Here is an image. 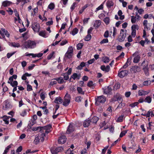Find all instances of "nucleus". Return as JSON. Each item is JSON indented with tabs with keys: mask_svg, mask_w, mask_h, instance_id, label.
<instances>
[{
	"mask_svg": "<svg viewBox=\"0 0 154 154\" xmlns=\"http://www.w3.org/2000/svg\"><path fill=\"white\" fill-rule=\"evenodd\" d=\"M101 21L100 20H96L94 23V26L96 28L99 27L101 24Z\"/></svg>",
	"mask_w": 154,
	"mask_h": 154,
	"instance_id": "5701e85b",
	"label": "nucleus"
},
{
	"mask_svg": "<svg viewBox=\"0 0 154 154\" xmlns=\"http://www.w3.org/2000/svg\"><path fill=\"white\" fill-rule=\"evenodd\" d=\"M148 62L147 61H146L145 60H144L142 63L141 65L143 66V69L148 68Z\"/></svg>",
	"mask_w": 154,
	"mask_h": 154,
	"instance_id": "a211bd4d",
	"label": "nucleus"
},
{
	"mask_svg": "<svg viewBox=\"0 0 154 154\" xmlns=\"http://www.w3.org/2000/svg\"><path fill=\"white\" fill-rule=\"evenodd\" d=\"M51 151L52 154H57V152L56 151V149L54 147H52L51 149Z\"/></svg>",
	"mask_w": 154,
	"mask_h": 154,
	"instance_id": "4c0bfd02",
	"label": "nucleus"
},
{
	"mask_svg": "<svg viewBox=\"0 0 154 154\" xmlns=\"http://www.w3.org/2000/svg\"><path fill=\"white\" fill-rule=\"evenodd\" d=\"M138 104V102H134L133 103L131 104L130 105V106L132 107H134L135 106H137Z\"/></svg>",
	"mask_w": 154,
	"mask_h": 154,
	"instance_id": "bf43d9fd",
	"label": "nucleus"
},
{
	"mask_svg": "<svg viewBox=\"0 0 154 154\" xmlns=\"http://www.w3.org/2000/svg\"><path fill=\"white\" fill-rule=\"evenodd\" d=\"M103 89L104 93L107 94H110L112 90V88L110 86L105 87L103 88Z\"/></svg>",
	"mask_w": 154,
	"mask_h": 154,
	"instance_id": "4468645a",
	"label": "nucleus"
},
{
	"mask_svg": "<svg viewBox=\"0 0 154 154\" xmlns=\"http://www.w3.org/2000/svg\"><path fill=\"white\" fill-rule=\"evenodd\" d=\"M54 54V52H52L51 53L49 54L47 57V59L48 60L51 59L53 57Z\"/></svg>",
	"mask_w": 154,
	"mask_h": 154,
	"instance_id": "09e8293b",
	"label": "nucleus"
},
{
	"mask_svg": "<svg viewBox=\"0 0 154 154\" xmlns=\"http://www.w3.org/2000/svg\"><path fill=\"white\" fill-rule=\"evenodd\" d=\"M152 101V98L149 96H147L144 100V101L148 103H150Z\"/></svg>",
	"mask_w": 154,
	"mask_h": 154,
	"instance_id": "c85d7f7f",
	"label": "nucleus"
},
{
	"mask_svg": "<svg viewBox=\"0 0 154 154\" xmlns=\"http://www.w3.org/2000/svg\"><path fill=\"white\" fill-rule=\"evenodd\" d=\"M109 17H106L104 18L103 19V21L106 24H108L109 23Z\"/></svg>",
	"mask_w": 154,
	"mask_h": 154,
	"instance_id": "58836bf2",
	"label": "nucleus"
},
{
	"mask_svg": "<svg viewBox=\"0 0 154 154\" xmlns=\"http://www.w3.org/2000/svg\"><path fill=\"white\" fill-rule=\"evenodd\" d=\"M85 64L84 62H82L80 63V65L77 67V69H78L81 70L83 67L85 66Z\"/></svg>",
	"mask_w": 154,
	"mask_h": 154,
	"instance_id": "bb28decb",
	"label": "nucleus"
},
{
	"mask_svg": "<svg viewBox=\"0 0 154 154\" xmlns=\"http://www.w3.org/2000/svg\"><path fill=\"white\" fill-rule=\"evenodd\" d=\"M2 30L3 32L4 35L5 34L7 37H9L10 34L7 30L3 29H2Z\"/></svg>",
	"mask_w": 154,
	"mask_h": 154,
	"instance_id": "7c9ffc66",
	"label": "nucleus"
},
{
	"mask_svg": "<svg viewBox=\"0 0 154 154\" xmlns=\"http://www.w3.org/2000/svg\"><path fill=\"white\" fill-rule=\"evenodd\" d=\"M139 29V26H138L137 25H132L131 26V29L132 30H134L137 29L138 30Z\"/></svg>",
	"mask_w": 154,
	"mask_h": 154,
	"instance_id": "864d4df0",
	"label": "nucleus"
},
{
	"mask_svg": "<svg viewBox=\"0 0 154 154\" xmlns=\"http://www.w3.org/2000/svg\"><path fill=\"white\" fill-rule=\"evenodd\" d=\"M108 40L107 38L103 39L100 42V44H103L104 43H108Z\"/></svg>",
	"mask_w": 154,
	"mask_h": 154,
	"instance_id": "8fccbe9b",
	"label": "nucleus"
},
{
	"mask_svg": "<svg viewBox=\"0 0 154 154\" xmlns=\"http://www.w3.org/2000/svg\"><path fill=\"white\" fill-rule=\"evenodd\" d=\"M15 53V52H14L12 53H8L7 54V57L9 58L10 57L14 55Z\"/></svg>",
	"mask_w": 154,
	"mask_h": 154,
	"instance_id": "13d9d810",
	"label": "nucleus"
},
{
	"mask_svg": "<svg viewBox=\"0 0 154 154\" xmlns=\"http://www.w3.org/2000/svg\"><path fill=\"white\" fill-rule=\"evenodd\" d=\"M66 138L65 136L63 135L60 137L58 140V142L60 144L64 143L66 141Z\"/></svg>",
	"mask_w": 154,
	"mask_h": 154,
	"instance_id": "ddd939ff",
	"label": "nucleus"
},
{
	"mask_svg": "<svg viewBox=\"0 0 154 154\" xmlns=\"http://www.w3.org/2000/svg\"><path fill=\"white\" fill-rule=\"evenodd\" d=\"M106 97L103 95L97 97L95 99V104L98 105L100 103H103L106 101Z\"/></svg>",
	"mask_w": 154,
	"mask_h": 154,
	"instance_id": "423d86ee",
	"label": "nucleus"
},
{
	"mask_svg": "<svg viewBox=\"0 0 154 154\" xmlns=\"http://www.w3.org/2000/svg\"><path fill=\"white\" fill-rule=\"evenodd\" d=\"M83 46V44L82 43H79L77 45V49L79 50L82 49Z\"/></svg>",
	"mask_w": 154,
	"mask_h": 154,
	"instance_id": "c9c22d12",
	"label": "nucleus"
},
{
	"mask_svg": "<svg viewBox=\"0 0 154 154\" xmlns=\"http://www.w3.org/2000/svg\"><path fill=\"white\" fill-rule=\"evenodd\" d=\"M39 35L45 37L46 35L45 31H40L39 33Z\"/></svg>",
	"mask_w": 154,
	"mask_h": 154,
	"instance_id": "79ce46f5",
	"label": "nucleus"
},
{
	"mask_svg": "<svg viewBox=\"0 0 154 154\" xmlns=\"http://www.w3.org/2000/svg\"><path fill=\"white\" fill-rule=\"evenodd\" d=\"M102 61L104 63H106L109 62V57L105 56L102 58Z\"/></svg>",
	"mask_w": 154,
	"mask_h": 154,
	"instance_id": "c756f323",
	"label": "nucleus"
},
{
	"mask_svg": "<svg viewBox=\"0 0 154 154\" xmlns=\"http://www.w3.org/2000/svg\"><path fill=\"white\" fill-rule=\"evenodd\" d=\"M14 79L12 76L10 77L9 79V80L8 81V83L9 84H12V82L13 80Z\"/></svg>",
	"mask_w": 154,
	"mask_h": 154,
	"instance_id": "680f3d73",
	"label": "nucleus"
},
{
	"mask_svg": "<svg viewBox=\"0 0 154 154\" xmlns=\"http://www.w3.org/2000/svg\"><path fill=\"white\" fill-rule=\"evenodd\" d=\"M118 14L120 17V19L123 20L124 18V15H122V13L121 10H119L118 12Z\"/></svg>",
	"mask_w": 154,
	"mask_h": 154,
	"instance_id": "cd10ccee",
	"label": "nucleus"
},
{
	"mask_svg": "<svg viewBox=\"0 0 154 154\" xmlns=\"http://www.w3.org/2000/svg\"><path fill=\"white\" fill-rule=\"evenodd\" d=\"M140 67L138 66L135 65L132 66L130 69V71L132 73H136L140 71Z\"/></svg>",
	"mask_w": 154,
	"mask_h": 154,
	"instance_id": "9d476101",
	"label": "nucleus"
},
{
	"mask_svg": "<svg viewBox=\"0 0 154 154\" xmlns=\"http://www.w3.org/2000/svg\"><path fill=\"white\" fill-rule=\"evenodd\" d=\"M77 90L79 93L84 95L85 94L84 92L82 90V88L80 87H78L77 88Z\"/></svg>",
	"mask_w": 154,
	"mask_h": 154,
	"instance_id": "473e14b6",
	"label": "nucleus"
},
{
	"mask_svg": "<svg viewBox=\"0 0 154 154\" xmlns=\"http://www.w3.org/2000/svg\"><path fill=\"white\" fill-rule=\"evenodd\" d=\"M131 35L135 37L136 35V30L135 29L132 30Z\"/></svg>",
	"mask_w": 154,
	"mask_h": 154,
	"instance_id": "338daca9",
	"label": "nucleus"
},
{
	"mask_svg": "<svg viewBox=\"0 0 154 154\" xmlns=\"http://www.w3.org/2000/svg\"><path fill=\"white\" fill-rule=\"evenodd\" d=\"M91 35L89 34H88L85 37V40L86 41H89L91 39Z\"/></svg>",
	"mask_w": 154,
	"mask_h": 154,
	"instance_id": "c03bdc74",
	"label": "nucleus"
},
{
	"mask_svg": "<svg viewBox=\"0 0 154 154\" xmlns=\"http://www.w3.org/2000/svg\"><path fill=\"white\" fill-rule=\"evenodd\" d=\"M7 11L9 12V14L12 15L13 12V10L10 8H8Z\"/></svg>",
	"mask_w": 154,
	"mask_h": 154,
	"instance_id": "4d7b16f0",
	"label": "nucleus"
},
{
	"mask_svg": "<svg viewBox=\"0 0 154 154\" xmlns=\"http://www.w3.org/2000/svg\"><path fill=\"white\" fill-rule=\"evenodd\" d=\"M21 64L22 66L24 68L26 66L27 63L26 61H23L21 62Z\"/></svg>",
	"mask_w": 154,
	"mask_h": 154,
	"instance_id": "774afa93",
	"label": "nucleus"
},
{
	"mask_svg": "<svg viewBox=\"0 0 154 154\" xmlns=\"http://www.w3.org/2000/svg\"><path fill=\"white\" fill-rule=\"evenodd\" d=\"M11 107L12 106L8 100H5L4 102L3 107L5 108V109L11 108Z\"/></svg>",
	"mask_w": 154,
	"mask_h": 154,
	"instance_id": "f8f14e48",
	"label": "nucleus"
},
{
	"mask_svg": "<svg viewBox=\"0 0 154 154\" xmlns=\"http://www.w3.org/2000/svg\"><path fill=\"white\" fill-rule=\"evenodd\" d=\"M151 82V81H145L143 82V85L145 86L148 85L150 84Z\"/></svg>",
	"mask_w": 154,
	"mask_h": 154,
	"instance_id": "6e6d98bb",
	"label": "nucleus"
},
{
	"mask_svg": "<svg viewBox=\"0 0 154 154\" xmlns=\"http://www.w3.org/2000/svg\"><path fill=\"white\" fill-rule=\"evenodd\" d=\"M13 87H14L15 86H17V85H18V83L17 81H13V82H12V84H10Z\"/></svg>",
	"mask_w": 154,
	"mask_h": 154,
	"instance_id": "de8ad7c7",
	"label": "nucleus"
},
{
	"mask_svg": "<svg viewBox=\"0 0 154 154\" xmlns=\"http://www.w3.org/2000/svg\"><path fill=\"white\" fill-rule=\"evenodd\" d=\"M132 56L133 57V63H137L139 62L141 57L138 51H136L132 54Z\"/></svg>",
	"mask_w": 154,
	"mask_h": 154,
	"instance_id": "0eeeda50",
	"label": "nucleus"
},
{
	"mask_svg": "<svg viewBox=\"0 0 154 154\" xmlns=\"http://www.w3.org/2000/svg\"><path fill=\"white\" fill-rule=\"evenodd\" d=\"M82 98L80 96H78L75 98V100L77 102H79L81 101Z\"/></svg>",
	"mask_w": 154,
	"mask_h": 154,
	"instance_id": "603ef678",
	"label": "nucleus"
},
{
	"mask_svg": "<svg viewBox=\"0 0 154 154\" xmlns=\"http://www.w3.org/2000/svg\"><path fill=\"white\" fill-rule=\"evenodd\" d=\"M68 42L66 40H63L60 43V45L61 46L63 45L66 44Z\"/></svg>",
	"mask_w": 154,
	"mask_h": 154,
	"instance_id": "e2e57ef3",
	"label": "nucleus"
},
{
	"mask_svg": "<svg viewBox=\"0 0 154 154\" xmlns=\"http://www.w3.org/2000/svg\"><path fill=\"white\" fill-rule=\"evenodd\" d=\"M127 130H125L122 131L120 134L119 137H122L125 136L126 133L127 132Z\"/></svg>",
	"mask_w": 154,
	"mask_h": 154,
	"instance_id": "e433bc0d",
	"label": "nucleus"
},
{
	"mask_svg": "<svg viewBox=\"0 0 154 154\" xmlns=\"http://www.w3.org/2000/svg\"><path fill=\"white\" fill-rule=\"evenodd\" d=\"M54 5L53 3H51L48 6V8L51 10L53 9L54 8Z\"/></svg>",
	"mask_w": 154,
	"mask_h": 154,
	"instance_id": "a19ab883",
	"label": "nucleus"
},
{
	"mask_svg": "<svg viewBox=\"0 0 154 154\" xmlns=\"http://www.w3.org/2000/svg\"><path fill=\"white\" fill-rule=\"evenodd\" d=\"M78 29H77L76 28H75L72 31V34L73 35H74L78 33Z\"/></svg>",
	"mask_w": 154,
	"mask_h": 154,
	"instance_id": "72a5a7b5",
	"label": "nucleus"
},
{
	"mask_svg": "<svg viewBox=\"0 0 154 154\" xmlns=\"http://www.w3.org/2000/svg\"><path fill=\"white\" fill-rule=\"evenodd\" d=\"M45 136V135L44 134H42L40 132L38 134V135H36L35 138V139L34 141V143L37 144L40 142V141L43 142L44 140V137Z\"/></svg>",
	"mask_w": 154,
	"mask_h": 154,
	"instance_id": "20e7f679",
	"label": "nucleus"
},
{
	"mask_svg": "<svg viewBox=\"0 0 154 154\" xmlns=\"http://www.w3.org/2000/svg\"><path fill=\"white\" fill-rule=\"evenodd\" d=\"M132 57H131L130 58H128L127 60V61L126 62V63L129 64L130 65L131 63V60L132 58Z\"/></svg>",
	"mask_w": 154,
	"mask_h": 154,
	"instance_id": "0e129e2a",
	"label": "nucleus"
},
{
	"mask_svg": "<svg viewBox=\"0 0 154 154\" xmlns=\"http://www.w3.org/2000/svg\"><path fill=\"white\" fill-rule=\"evenodd\" d=\"M32 28L33 30L36 32H38L40 28L39 24L35 22L32 23Z\"/></svg>",
	"mask_w": 154,
	"mask_h": 154,
	"instance_id": "1a4fd4ad",
	"label": "nucleus"
},
{
	"mask_svg": "<svg viewBox=\"0 0 154 154\" xmlns=\"http://www.w3.org/2000/svg\"><path fill=\"white\" fill-rule=\"evenodd\" d=\"M131 22L132 23H135L136 21V17L134 16H131Z\"/></svg>",
	"mask_w": 154,
	"mask_h": 154,
	"instance_id": "a18cd8bd",
	"label": "nucleus"
},
{
	"mask_svg": "<svg viewBox=\"0 0 154 154\" xmlns=\"http://www.w3.org/2000/svg\"><path fill=\"white\" fill-rule=\"evenodd\" d=\"M27 90L28 91H31L32 90V86L29 84L27 85Z\"/></svg>",
	"mask_w": 154,
	"mask_h": 154,
	"instance_id": "5fc2aeb1",
	"label": "nucleus"
},
{
	"mask_svg": "<svg viewBox=\"0 0 154 154\" xmlns=\"http://www.w3.org/2000/svg\"><path fill=\"white\" fill-rule=\"evenodd\" d=\"M70 95L67 93L64 97V101L63 103V105L65 106H67L70 101Z\"/></svg>",
	"mask_w": 154,
	"mask_h": 154,
	"instance_id": "6e6552de",
	"label": "nucleus"
},
{
	"mask_svg": "<svg viewBox=\"0 0 154 154\" xmlns=\"http://www.w3.org/2000/svg\"><path fill=\"white\" fill-rule=\"evenodd\" d=\"M22 150V146H20L17 149L16 152L17 153H19V152H21Z\"/></svg>",
	"mask_w": 154,
	"mask_h": 154,
	"instance_id": "69168bd1",
	"label": "nucleus"
},
{
	"mask_svg": "<svg viewBox=\"0 0 154 154\" xmlns=\"http://www.w3.org/2000/svg\"><path fill=\"white\" fill-rule=\"evenodd\" d=\"M74 131V128L73 125L72 124H70L68 127V129L66 131V133L68 134H69Z\"/></svg>",
	"mask_w": 154,
	"mask_h": 154,
	"instance_id": "2eb2a0df",
	"label": "nucleus"
},
{
	"mask_svg": "<svg viewBox=\"0 0 154 154\" xmlns=\"http://www.w3.org/2000/svg\"><path fill=\"white\" fill-rule=\"evenodd\" d=\"M27 114L26 110L24 109L23 110L22 112L20 114V115L23 117L24 116H25Z\"/></svg>",
	"mask_w": 154,
	"mask_h": 154,
	"instance_id": "49530a36",
	"label": "nucleus"
},
{
	"mask_svg": "<svg viewBox=\"0 0 154 154\" xmlns=\"http://www.w3.org/2000/svg\"><path fill=\"white\" fill-rule=\"evenodd\" d=\"M106 4L107 7L110 8L113 5V3L112 1L108 0L107 1Z\"/></svg>",
	"mask_w": 154,
	"mask_h": 154,
	"instance_id": "2f4dec72",
	"label": "nucleus"
},
{
	"mask_svg": "<svg viewBox=\"0 0 154 154\" xmlns=\"http://www.w3.org/2000/svg\"><path fill=\"white\" fill-rule=\"evenodd\" d=\"M90 120L91 122L96 123L98 120V118L97 116H94Z\"/></svg>",
	"mask_w": 154,
	"mask_h": 154,
	"instance_id": "393cba45",
	"label": "nucleus"
},
{
	"mask_svg": "<svg viewBox=\"0 0 154 154\" xmlns=\"http://www.w3.org/2000/svg\"><path fill=\"white\" fill-rule=\"evenodd\" d=\"M56 151L57 152H61L63 150V148L62 146H59L56 148Z\"/></svg>",
	"mask_w": 154,
	"mask_h": 154,
	"instance_id": "ea45409f",
	"label": "nucleus"
},
{
	"mask_svg": "<svg viewBox=\"0 0 154 154\" xmlns=\"http://www.w3.org/2000/svg\"><path fill=\"white\" fill-rule=\"evenodd\" d=\"M100 69L105 72H108L110 70V66L109 65L107 66L106 67L104 65H103L101 66Z\"/></svg>",
	"mask_w": 154,
	"mask_h": 154,
	"instance_id": "f3484780",
	"label": "nucleus"
},
{
	"mask_svg": "<svg viewBox=\"0 0 154 154\" xmlns=\"http://www.w3.org/2000/svg\"><path fill=\"white\" fill-rule=\"evenodd\" d=\"M143 71L145 75L146 76H148L149 75V68L143 69Z\"/></svg>",
	"mask_w": 154,
	"mask_h": 154,
	"instance_id": "3c124183",
	"label": "nucleus"
},
{
	"mask_svg": "<svg viewBox=\"0 0 154 154\" xmlns=\"http://www.w3.org/2000/svg\"><path fill=\"white\" fill-rule=\"evenodd\" d=\"M9 45L15 48H19L20 47V44L18 43L11 42L10 43Z\"/></svg>",
	"mask_w": 154,
	"mask_h": 154,
	"instance_id": "aec40b11",
	"label": "nucleus"
},
{
	"mask_svg": "<svg viewBox=\"0 0 154 154\" xmlns=\"http://www.w3.org/2000/svg\"><path fill=\"white\" fill-rule=\"evenodd\" d=\"M63 101V99L60 97H56L54 100V102L58 104L61 103Z\"/></svg>",
	"mask_w": 154,
	"mask_h": 154,
	"instance_id": "6ab92c4d",
	"label": "nucleus"
},
{
	"mask_svg": "<svg viewBox=\"0 0 154 154\" xmlns=\"http://www.w3.org/2000/svg\"><path fill=\"white\" fill-rule=\"evenodd\" d=\"M11 148V146L10 145L8 146L6 148L4 151L3 154H6L8 152V150L9 149Z\"/></svg>",
	"mask_w": 154,
	"mask_h": 154,
	"instance_id": "37998d69",
	"label": "nucleus"
},
{
	"mask_svg": "<svg viewBox=\"0 0 154 154\" xmlns=\"http://www.w3.org/2000/svg\"><path fill=\"white\" fill-rule=\"evenodd\" d=\"M81 76L80 74H78L76 73H74L71 76L70 79H73L74 80L76 79H79Z\"/></svg>",
	"mask_w": 154,
	"mask_h": 154,
	"instance_id": "dca6fc26",
	"label": "nucleus"
},
{
	"mask_svg": "<svg viewBox=\"0 0 154 154\" xmlns=\"http://www.w3.org/2000/svg\"><path fill=\"white\" fill-rule=\"evenodd\" d=\"M73 48L72 46H70L68 48V50L65 54L64 59L66 60L68 59L71 58L73 55Z\"/></svg>",
	"mask_w": 154,
	"mask_h": 154,
	"instance_id": "7ed1b4c3",
	"label": "nucleus"
},
{
	"mask_svg": "<svg viewBox=\"0 0 154 154\" xmlns=\"http://www.w3.org/2000/svg\"><path fill=\"white\" fill-rule=\"evenodd\" d=\"M121 69L122 68L119 70L118 75L119 77L122 78L128 75V71L126 70H121Z\"/></svg>",
	"mask_w": 154,
	"mask_h": 154,
	"instance_id": "9b49d317",
	"label": "nucleus"
},
{
	"mask_svg": "<svg viewBox=\"0 0 154 154\" xmlns=\"http://www.w3.org/2000/svg\"><path fill=\"white\" fill-rule=\"evenodd\" d=\"M123 115H121L119 116L117 119L116 121L117 122H121L122 121L124 117Z\"/></svg>",
	"mask_w": 154,
	"mask_h": 154,
	"instance_id": "f704fd0d",
	"label": "nucleus"
},
{
	"mask_svg": "<svg viewBox=\"0 0 154 154\" xmlns=\"http://www.w3.org/2000/svg\"><path fill=\"white\" fill-rule=\"evenodd\" d=\"M52 128L51 125L49 124L47 125L40 128V132L42 134H44L45 135L46 134H48L51 131V129Z\"/></svg>",
	"mask_w": 154,
	"mask_h": 154,
	"instance_id": "f03ea898",
	"label": "nucleus"
},
{
	"mask_svg": "<svg viewBox=\"0 0 154 154\" xmlns=\"http://www.w3.org/2000/svg\"><path fill=\"white\" fill-rule=\"evenodd\" d=\"M94 85V84L93 83V82L92 81H89L87 84V85L89 87H91L92 86H93Z\"/></svg>",
	"mask_w": 154,
	"mask_h": 154,
	"instance_id": "052dcab7",
	"label": "nucleus"
},
{
	"mask_svg": "<svg viewBox=\"0 0 154 154\" xmlns=\"http://www.w3.org/2000/svg\"><path fill=\"white\" fill-rule=\"evenodd\" d=\"M54 79L57 81L58 82V83L59 84H62L64 82L63 78L61 77L55 79Z\"/></svg>",
	"mask_w": 154,
	"mask_h": 154,
	"instance_id": "a878e982",
	"label": "nucleus"
},
{
	"mask_svg": "<svg viewBox=\"0 0 154 154\" xmlns=\"http://www.w3.org/2000/svg\"><path fill=\"white\" fill-rule=\"evenodd\" d=\"M11 3V2L10 1H5L3 2L2 5L4 7H6L9 6Z\"/></svg>",
	"mask_w": 154,
	"mask_h": 154,
	"instance_id": "412c9836",
	"label": "nucleus"
},
{
	"mask_svg": "<svg viewBox=\"0 0 154 154\" xmlns=\"http://www.w3.org/2000/svg\"><path fill=\"white\" fill-rule=\"evenodd\" d=\"M148 93L146 91H144L142 90H140L138 91V94L139 96H144Z\"/></svg>",
	"mask_w": 154,
	"mask_h": 154,
	"instance_id": "b1692460",
	"label": "nucleus"
},
{
	"mask_svg": "<svg viewBox=\"0 0 154 154\" xmlns=\"http://www.w3.org/2000/svg\"><path fill=\"white\" fill-rule=\"evenodd\" d=\"M90 122V119L86 120L83 123V126L85 127H88L89 125Z\"/></svg>",
	"mask_w": 154,
	"mask_h": 154,
	"instance_id": "4be33fe9",
	"label": "nucleus"
},
{
	"mask_svg": "<svg viewBox=\"0 0 154 154\" xmlns=\"http://www.w3.org/2000/svg\"><path fill=\"white\" fill-rule=\"evenodd\" d=\"M36 43L34 41L28 40L24 42L23 45V48L26 49H32L35 47ZM23 49V47H22Z\"/></svg>",
	"mask_w": 154,
	"mask_h": 154,
	"instance_id": "f257e3e1",
	"label": "nucleus"
},
{
	"mask_svg": "<svg viewBox=\"0 0 154 154\" xmlns=\"http://www.w3.org/2000/svg\"><path fill=\"white\" fill-rule=\"evenodd\" d=\"M126 31H125L124 29H121L120 31V35L119 36L118 40L120 42L124 41L126 37Z\"/></svg>",
	"mask_w": 154,
	"mask_h": 154,
	"instance_id": "39448f33",
	"label": "nucleus"
}]
</instances>
